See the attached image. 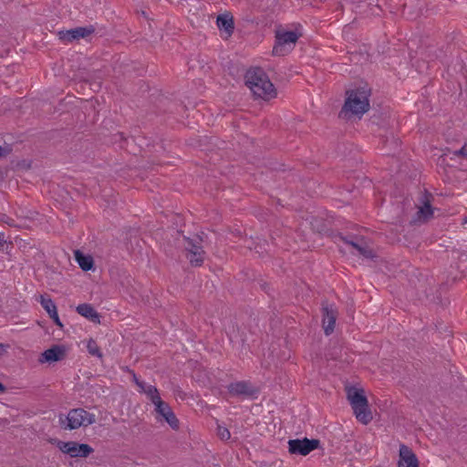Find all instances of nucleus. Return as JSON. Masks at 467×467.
Wrapping results in <instances>:
<instances>
[{
  "label": "nucleus",
  "mask_w": 467,
  "mask_h": 467,
  "mask_svg": "<svg viewBox=\"0 0 467 467\" xmlns=\"http://www.w3.org/2000/svg\"><path fill=\"white\" fill-rule=\"evenodd\" d=\"M244 79L255 97L269 100L276 96V89L263 68L251 67L246 71Z\"/></svg>",
  "instance_id": "1"
},
{
  "label": "nucleus",
  "mask_w": 467,
  "mask_h": 467,
  "mask_svg": "<svg viewBox=\"0 0 467 467\" xmlns=\"http://www.w3.org/2000/svg\"><path fill=\"white\" fill-rule=\"evenodd\" d=\"M370 88L368 85L358 87L347 92V99L339 115L361 116L369 109Z\"/></svg>",
  "instance_id": "2"
},
{
  "label": "nucleus",
  "mask_w": 467,
  "mask_h": 467,
  "mask_svg": "<svg viewBox=\"0 0 467 467\" xmlns=\"http://www.w3.org/2000/svg\"><path fill=\"white\" fill-rule=\"evenodd\" d=\"M347 397L358 420L368 424L372 420V413L368 408V399L363 389L355 387L347 388Z\"/></svg>",
  "instance_id": "3"
},
{
  "label": "nucleus",
  "mask_w": 467,
  "mask_h": 467,
  "mask_svg": "<svg viewBox=\"0 0 467 467\" xmlns=\"http://www.w3.org/2000/svg\"><path fill=\"white\" fill-rule=\"evenodd\" d=\"M96 421V416L82 408L72 409L65 419L59 417V422L65 430H76L82 426L87 427Z\"/></svg>",
  "instance_id": "4"
},
{
  "label": "nucleus",
  "mask_w": 467,
  "mask_h": 467,
  "mask_svg": "<svg viewBox=\"0 0 467 467\" xmlns=\"http://www.w3.org/2000/svg\"><path fill=\"white\" fill-rule=\"evenodd\" d=\"M299 36L294 31H280L275 33V44L273 47V55L285 56L296 45Z\"/></svg>",
  "instance_id": "5"
},
{
  "label": "nucleus",
  "mask_w": 467,
  "mask_h": 467,
  "mask_svg": "<svg viewBox=\"0 0 467 467\" xmlns=\"http://www.w3.org/2000/svg\"><path fill=\"white\" fill-rule=\"evenodd\" d=\"M338 238L353 249L351 253L354 254H358L367 259H374L377 256L364 238L358 236L348 238L341 234L338 235Z\"/></svg>",
  "instance_id": "6"
},
{
  "label": "nucleus",
  "mask_w": 467,
  "mask_h": 467,
  "mask_svg": "<svg viewBox=\"0 0 467 467\" xmlns=\"http://www.w3.org/2000/svg\"><path fill=\"white\" fill-rule=\"evenodd\" d=\"M155 406L156 419L158 421L165 420L172 430H178L180 427L179 420L172 411L171 406L163 401L161 398L153 402Z\"/></svg>",
  "instance_id": "7"
},
{
  "label": "nucleus",
  "mask_w": 467,
  "mask_h": 467,
  "mask_svg": "<svg viewBox=\"0 0 467 467\" xmlns=\"http://www.w3.org/2000/svg\"><path fill=\"white\" fill-rule=\"evenodd\" d=\"M320 441L317 439H295L288 441V451L291 454L306 456L319 447Z\"/></svg>",
  "instance_id": "8"
},
{
  "label": "nucleus",
  "mask_w": 467,
  "mask_h": 467,
  "mask_svg": "<svg viewBox=\"0 0 467 467\" xmlns=\"http://www.w3.org/2000/svg\"><path fill=\"white\" fill-rule=\"evenodd\" d=\"M57 447L62 452L71 457H88L94 451L88 444L76 441H58Z\"/></svg>",
  "instance_id": "9"
},
{
  "label": "nucleus",
  "mask_w": 467,
  "mask_h": 467,
  "mask_svg": "<svg viewBox=\"0 0 467 467\" xmlns=\"http://www.w3.org/2000/svg\"><path fill=\"white\" fill-rule=\"evenodd\" d=\"M227 389L229 393L233 396L252 397L257 393V389L254 387L249 381L244 380L231 383Z\"/></svg>",
  "instance_id": "10"
},
{
  "label": "nucleus",
  "mask_w": 467,
  "mask_h": 467,
  "mask_svg": "<svg viewBox=\"0 0 467 467\" xmlns=\"http://www.w3.org/2000/svg\"><path fill=\"white\" fill-rule=\"evenodd\" d=\"M93 28L76 27L57 33L58 38L63 42L69 43L79 38H84L93 33Z\"/></svg>",
  "instance_id": "11"
},
{
  "label": "nucleus",
  "mask_w": 467,
  "mask_h": 467,
  "mask_svg": "<svg viewBox=\"0 0 467 467\" xmlns=\"http://www.w3.org/2000/svg\"><path fill=\"white\" fill-rule=\"evenodd\" d=\"M322 313H323V327L325 334L327 336L333 333L335 328V324L337 317V312L336 309L333 308L332 306H324L322 307Z\"/></svg>",
  "instance_id": "12"
},
{
  "label": "nucleus",
  "mask_w": 467,
  "mask_h": 467,
  "mask_svg": "<svg viewBox=\"0 0 467 467\" xmlns=\"http://www.w3.org/2000/svg\"><path fill=\"white\" fill-rule=\"evenodd\" d=\"M65 354V347L60 345H54L41 354L39 362L44 363L59 361L64 358Z\"/></svg>",
  "instance_id": "13"
},
{
  "label": "nucleus",
  "mask_w": 467,
  "mask_h": 467,
  "mask_svg": "<svg viewBox=\"0 0 467 467\" xmlns=\"http://www.w3.org/2000/svg\"><path fill=\"white\" fill-rule=\"evenodd\" d=\"M399 467H419L415 453L404 444L400 447Z\"/></svg>",
  "instance_id": "14"
},
{
  "label": "nucleus",
  "mask_w": 467,
  "mask_h": 467,
  "mask_svg": "<svg viewBox=\"0 0 467 467\" xmlns=\"http://www.w3.org/2000/svg\"><path fill=\"white\" fill-rule=\"evenodd\" d=\"M40 304L43 306V308L47 312L50 318L55 322V324L60 327H63L58 314L57 310V306L53 300L50 297H45L44 296H40Z\"/></svg>",
  "instance_id": "15"
},
{
  "label": "nucleus",
  "mask_w": 467,
  "mask_h": 467,
  "mask_svg": "<svg viewBox=\"0 0 467 467\" xmlns=\"http://www.w3.org/2000/svg\"><path fill=\"white\" fill-rule=\"evenodd\" d=\"M421 206L419 208L417 212V216L419 220L427 221L433 214V210L431 204L430 196L427 193H423L420 199Z\"/></svg>",
  "instance_id": "16"
},
{
  "label": "nucleus",
  "mask_w": 467,
  "mask_h": 467,
  "mask_svg": "<svg viewBox=\"0 0 467 467\" xmlns=\"http://www.w3.org/2000/svg\"><path fill=\"white\" fill-rule=\"evenodd\" d=\"M77 312L88 320L99 324L100 316L90 304H80L77 306Z\"/></svg>",
  "instance_id": "17"
},
{
  "label": "nucleus",
  "mask_w": 467,
  "mask_h": 467,
  "mask_svg": "<svg viewBox=\"0 0 467 467\" xmlns=\"http://www.w3.org/2000/svg\"><path fill=\"white\" fill-rule=\"evenodd\" d=\"M217 26L221 30H224L229 36L232 35L234 29L233 17L227 14L220 15L216 20Z\"/></svg>",
  "instance_id": "18"
},
{
  "label": "nucleus",
  "mask_w": 467,
  "mask_h": 467,
  "mask_svg": "<svg viewBox=\"0 0 467 467\" xmlns=\"http://www.w3.org/2000/svg\"><path fill=\"white\" fill-rule=\"evenodd\" d=\"M75 259L79 265L80 268L84 271L92 269L94 265L93 258L89 255H85L79 250L75 251Z\"/></svg>",
  "instance_id": "19"
},
{
  "label": "nucleus",
  "mask_w": 467,
  "mask_h": 467,
  "mask_svg": "<svg viewBox=\"0 0 467 467\" xmlns=\"http://www.w3.org/2000/svg\"><path fill=\"white\" fill-rule=\"evenodd\" d=\"M139 388L140 391L146 394L152 403L161 398L159 390L153 385L143 382Z\"/></svg>",
  "instance_id": "20"
},
{
  "label": "nucleus",
  "mask_w": 467,
  "mask_h": 467,
  "mask_svg": "<svg viewBox=\"0 0 467 467\" xmlns=\"http://www.w3.org/2000/svg\"><path fill=\"white\" fill-rule=\"evenodd\" d=\"M200 239L197 237L196 239L184 238V248L187 253L192 252H200L204 253L202 247L200 245Z\"/></svg>",
  "instance_id": "21"
},
{
  "label": "nucleus",
  "mask_w": 467,
  "mask_h": 467,
  "mask_svg": "<svg viewBox=\"0 0 467 467\" xmlns=\"http://www.w3.org/2000/svg\"><path fill=\"white\" fill-rule=\"evenodd\" d=\"M186 257L192 266H200L203 263L204 253L192 252L187 253Z\"/></svg>",
  "instance_id": "22"
},
{
  "label": "nucleus",
  "mask_w": 467,
  "mask_h": 467,
  "mask_svg": "<svg viewBox=\"0 0 467 467\" xmlns=\"http://www.w3.org/2000/svg\"><path fill=\"white\" fill-rule=\"evenodd\" d=\"M87 348L90 355L98 357L99 358H101L103 357L99 347L98 346L97 342L93 338H90L88 341Z\"/></svg>",
  "instance_id": "23"
},
{
  "label": "nucleus",
  "mask_w": 467,
  "mask_h": 467,
  "mask_svg": "<svg viewBox=\"0 0 467 467\" xmlns=\"http://www.w3.org/2000/svg\"><path fill=\"white\" fill-rule=\"evenodd\" d=\"M217 435L220 437L221 440L223 441L229 440L231 437L229 430L226 427L220 425L217 428Z\"/></svg>",
  "instance_id": "24"
},
{
  "label": "nucleus",
  "mask_w": 467,
  "mask_h": 467,
  "mask_svg": "<svg viewBox=\"0 0 467 467\" xmlns=\"http://www.w3.org/2000/svg\"><path fill=\"white\" fill-rule=\"evenodd\" d=\"M11 243H8L4 233H0V253H7Z\"/></svg>",
  "instance_id": "25"
},
{
  "label": "nucleus",
  "mask_w": 467,
  "mask_h": 467,
  "mask_svg": "<svg viewBox=\"0 0 467 467\" xmlns=\"http://www.w3.org/2000/svg\"><path fill=\"white\" fill-rule=\"evenodd\" d=\"M265 246H268V244L265 240H264L262 243L257 244L254 247L255 252L259 254V255H262L264 253L267 252V249Z\"/></svg>",
  "instance_id": "26"
},
{
  "label": "nucleus",
  "mask_w": 467,
  "mask_h": 467,
  "mask_svg": "<svg viewBox=\"0 0 467 467\" xmlns=\"http://www.w3.org/2000/svg\"><path fill=\"white\" fill-rule=\"evenodd\" d=\"M453 155L455 156H462L466 157L467 156V145L462 146L460 150H454Z\"/></svg>",
  "instance_id": "27"
},
{
  "label": "nucleus",
  "mask_w": 467,
  "mask_h": 467,
  "mask_svg": "<svg viewBox=\"0 0 467 467\" xmlns=\"http://www.w3.org/2000/svg\"><path fill=\"white\" fill-rule=\"evenodd\" d=\"M132 378H133V381L135 382V384H136L138 387H140V386L144 382V381L140 380V379L137 378V376H136V374H135V373H133Z\"/></svg>",
  "instance_id": "28"
},
{
  "label": "nucleus",
  "mask_w": 467,
  "mask_h": 467,
  "mask_svg": "<svg viewBox=\"0 0 467 467\" xmlns=\"http://www.w3.org/2000/svg\"><path fill=\"white\" fill-rule=\"evenodd\" d=\"M7 346L0 343V355L6 351Z\"/></svg>",
  "instance_id": "29"
},
{
  "label": "nucleus",
  "mask_w": 467,
  "mask_h": 467,
  "mask_svg": "<svg viewBox=\"0 0 467 467\" xmlns=\"http://www.w3.org/2000/svg\"><path fill=\"white\" fill-rule=\"evenodd\" d=\"M417 70L420 72V73H422L424 71V67H421L420 65H418L417 66Z\"/></svg>",
  "instance_id": "30"
},
{
  "label": "nucleus",
  "mask_w": 467,
  "mask_h": 467,
  "mask_svg": "<svg viewBox=\"0 0 467 467\" xmlns=\"http://www.w3.org/2000/svg\"><path fill=\"white\" fill-rule=\"evenodd\" d=\"M5 150L0 146V157L5 156Z\"/></svg>",
  "instance_id": "31"
},
{
  "label": "nucleus",
  "mask_w": 467,
  "mask_h": 467,
  "mask_svg": "<svg viewBox=\"0 0 467 467\" xmlns=\"http://www.w3.org/2000/svg\"><path fill=\"white\" fill-rule=\"evenodd\" d=\"M5 390V387L0 382V393Z\"/></svg>",
  "instance_id": "32"
},
{
  "label": "nucleus",
  "mask_w": 467,
  "mask_h": 467,
  "mask_svg": "<svg viewBox=\"0 0 467 467\" xmlns=\"http://www.w3.org/2000/svg\"><path fill=\"white\" fill-rule=\"evenodd\" d=\"M462 223H463V224L467 223V217H465V218L463 219Z\"/></svg>",
  "instance_id": "33"
},
{
  "label": "nucleus",
  "mask_w": 467,
  "mask_h": 467,
  "mask_svg": "<svg viewBox=\"0 0 467 467\" xmlns=\"http://www.w3.org/2000/svg\"><path fill=\"white\" fill-rule=\"evenodd\" d=\"M431 60H432V57H431V55H428L427 56Z\"/></svg>",
  "instance_id": "34"
}]
</instances>
